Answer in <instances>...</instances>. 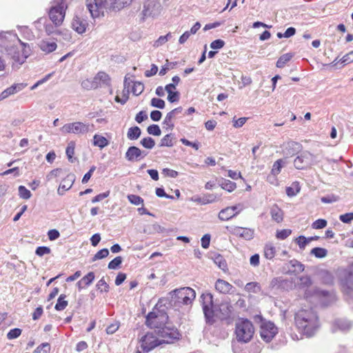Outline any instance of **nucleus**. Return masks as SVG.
<instances>
[{"instance_id": "nucleus-63", "label": "nucleus", "mask_w": 353, "mask_h": 353, "mask_svg": "<svg viewBox=\"0 0 353 353\" xmlns=\"http://www.w3.org/2000/svg\"><path fill=\"white\" fill-rule=\"evenodd\" d=\"M97 287L99 290H100L101 292H108L109 289L108 285L106 283L104 279H101L97 285Z\"/></svg>"}, {"instance_id": "nucleus-59", "label": "nucleus", "mask_w": 353, "mask_h": 353, "mask_svg": "<svg viewBox=\"0 0 353 353\" xmlns=\"http://www.w3.org/2000/svg\"><path fill=\"white\" fill-rule=\"evenodd\" d=\"M339 196L334 194L323 196L321 199V201L324 203H332L339 201Z\"/></svg>"}, {"instance_id": "nucleus-6", "label": "nucleus", "mask_w": 353, "mask_h": 353, "mask_svg": "<svg viewBox=\"0 0 353 353\" xmlns=\"http://www.w3.org/2000/svg\"><path fill=\"white\" fill-rule=\"evenodd\" d=\"M166 313L157 311L150 312L146 317V325L154 330H160L168 324Z\"/></svg>"}, {"instance_id": "nucleus-2", "label": "nucleus", "mask_w": 353, "mask_h": 353, "mask_svg": "<svg viewBox=\"0 0 353 353\" xmlns=\"http://www.w3.org/2000/svg\"><path fill=\"white\" fill-rule=\"evenodd\" d=\"M203 311L207 323H213L215 316L223 319L230 316L232 305L228 301H224L219 305H214L213 296L211 293H203L201 296Z\"/></svg>"}, {"instance_id": "nucleus-3", "label": "nucleus", "mask_w": 353, "mask_h": 353, "mask_svg": "<svg viewBox=\"0 0 353 353\" xmlns=\"http://www.w3.org/2000/svg\"><path fill=\"white\" fill-rule=\"evenodd\" d=\"M297 328L307 336L314 334L319 326L316 314L312 310H300L295 315Z\"/></svg>"}, {"instance_id": "nucleus-42", "label": "nucleus", "mask_w": 353, "mask_h": 353, "mask_svg": "<svg viewBox=\"0 0 353 353\" xmlns=\"http://www.w3.org/2000/svg\"><path fill=\"white\" fill-rule=\"evenodd\" d=\"M290 265L292 268H294V270L292 271L294 272H302L304 270V265L301 263L299 261L296 260H292L290 261Z\"/></svg>"}, {"instance_id": "nucleus-58", "label": "nucleus", "mask_w": 353, "mask_h": 353, "mask_svg": "<svg viewBox=\"0 0 353 353\" xmlns=\"http://www.w3.org/2000/svg\"><path fill=\"white\" fill-rule=\"evenodd\" d=\"M25 86H26V85H24L23 83H18V84L12 85L8 89L11 95V94H13L23 90L25 88Z\"/></svg>"}, {"instance_id": "nucleus-21", "label": "nucleus", "mask_w": 353, "mask_h": 353, "mask_svg": "<svg viewBox=\"0 0 353 353\" xmlns=\"http://www.w3.org/2000/svg\"><path fill=\"white\" fill-rule=\"evenodd\" d=\"M301 145L295 141H290L287 143L284 152L288 156H292L300 150Z\"/></svg>"}, {"instance_id": "nucleus-37", "label": "nucleus", "mask_w": 353, "mask_h": 353, "mask_svg": "<svg viewBox=\"0 0 353 353\" xmlns=\"http://www.w3.org/2000/svg\"><path fill=\"white\" fill-rule=\"evenodd\" d=\"M65 298V296L64 294H61L57 300V303L55 305L54 308L58 310H63L66 306L68 305V301H65L64 299Z\"/></svg>"}, {"instance_id": "nucleus-56", "label": "nucleus", "mask_w": 353, "mask_h": 353, "mask_svg": "<svg viewBox=\"0 0 353 353\" xmlns=\"http://www.w3.org/2000/svg\"><path fill=\"white\" fill-rule=\"evenodd\" d=\"M327 225V221L325 219H318L315 221L312 225V227L314 229H322L324 228Z\"/></svg>"}, {"instance_id": "nucleus-36", "label": "nucleus", "mask_w": 353, "mask_h": 353, "mask_svg": "<svg viewBox=\"0 0 353 353\" xmlns=\"http://www.w3.org/2000/svg\"><path fill=\"white\" fill-rule=\"evenodd\" d=\"M72 26L73 29L79 34L85 31V24H83L79 19H74Z\"/></svg>"}, {"instance_id": "nucleus-29", "label": "nucleus", "mask_w": 353, "mask_h": 353, "mask_svg": "<svg viewBox=\"0 0 353 353\" xmlns=\"http://www.w3.org/2000/svg\"><path fill=\"white\" fill-rule=\"evenodd\" d=\"M353 273L351 272L348 274L346 278L344 285H343V290L347 294H350L352 290L353 287Z\"/></svg>"}, {"instance_id": "nucleus-10", "label": "nucleus", "mask_w": 353, "mask_h": 353, "mask_svg": "<svg viewBox=\"0 0 353 353\" xmlns=\"http://www.w3.org/2000/svg\"><path fill=\"white\" fill-rule=\"evenodd\" d=\"M317 163V155H314L308 151L301 152L294 161V167L299 170L305 169Z\"/></svg>"}, {"instance_id": "nucleus-39", "label": "nucleus", "mask_w": 353, "mask_h": 353, "mask_svg": "<svg viewBox=\"0 0 353 353\" xmlns=\"http://www.w3.org/2000/svg\"><path fill=\"white\" fill-rule=\"evenodd\" d=\"M128 199L133 205H143V199L138 195L129 194V195H128Z\"/></svg>"}, {"instance_id": "nucleus-14", "label": "nucleus", "mask_w": 353, "mask_h": 353, "mask_svg": "<svg viewBox=\"0 0 353 353\" xmlns=\"http://www.w3.org/2000/svg\"><path fill=\"white\" fill-rule=\"evenodd\" d=\"M160 6L159 0H145L143 3V14L145 17L155 15Z\"/></svg>"}, {"instance_id": "nucleus-8", "label": "nucleus", "mask_w": 353, "mask_h": 353, "mask_svg": "<svg viewBox=\"0 0 353 353\" xmlns=\"http://www.w3.org/2000/svg\"><path fill=\"white\" fill-rule=\"evenodd\" d=\"M159 338L160 344L172 343L174 339L179 338V333L176 328L167 324L160 330H154Z\"/></svg>"}, {"instance_id": "nucleus-12", "label": "nucleus", "mask_w": 353, "mask_h": 353, "mask_svg": "<svg viewBox=\"0 0 353 353\" xmlns=\"http://www.w3.org/2000/svg\"><path fill=\"white\" fill-rule=\"evenodd\" d=\"M277 333V328L272 322H264L261 325L260 335L266 342L270 341Z\"/></svg>"}, {"instance_id": "nucleus-15", "label": "nucleus", "mask_w": 353, "mask_h": 353, "mask_svg": "<svg viewBox=\"0 0 353 353\" xmlns=\"http://www.w3.org/2000/svg\"><path fill=\"white\" fill-rule=\"evenodd\" d=\"M231 232L233 234L241 237L247 241L252 239L254 234V231L252 229L238 226H234L232 228Z\"/></svg>"}, {"instance_id": "nucleus-48", "label": "nucleus", "mask_w": 353, "mask_h": 353, "mask_svg": "<svg viewBox=\"0 0 353 353\" xmlns=\"http://www.w3.org/2000/svg\"><path fill=\"white\" fill-rule=\"evenodd\" d=\"M21 334V330L19 328H14L10 330L7 334V338L9 340H12L18 338Z\"/></svg>"}, {"instance_id": "nucleus-62", "label": "nucleus", "mask_w": 353, "mask_h": 353, "mask_svg": "<svg viewBox=\"0 0 353 353\" xmlns=\"http://www.w3.org/2000/svg\"><path fill=\"white\" fill-rule=\"evenodd\" d=\"M211 236L209 234H205L201 238V246L204 249H208L210 246Z\"/></svg>"}, {"instance_id": "nucleus-18", "label": "nucleus", "mask_w": 353, "mask_h": 353, "mask_svg": "<svg viewBox=\"0 0 353 353\" xmlns=\"http://www.w3.org/2000/svg\"><path fill=\"white\" fill-rule=\"evenodd\" d=\"M75 181V176L73 174H68L61 181L58 188L57 192L59 195H63L66 190L71 188Z\"/></svg>"}, {"instance_id": "nucleus-30", "label": "nucleus", "mask_w": 353, "mask_h": 353, "mask_svg": "<svg viewBox=\"0 0 353 353\" xmlns=\"http://www.w3.org/2000/svg\"><path fill=\"white\" fill-rule=\"evenodd\" d=\"M141 133V129L139 127L135 126L129 128L127 136L130 140H136L140 137Z\"/></svg>"}, {"instance_id": "nucleus-24", "label": "nucleus", "mask_w": 353, "mask_h": 353, "mask_svg": "<svg viewBox=\"0 0 353 353\" xmlns=\"http://www.w3.org/2000/svg\"><path fill=\"white\" fill-rule=\"evenodd\" d=\"M287 281L282 277L274 278L270 283V287L272 289H284Z\"/></svg>"}, {"instance_id": "nucleus-49", "label": "nucleus", "mask_w": 353, "mask_h": 353, "mask_svg": "<svg viewBox=\"0 0 353 353\" xmlns=\"http://www.w3.org/2000/svg\"><path fill=\"white\" fill-rule=\"evenodd\" d=\"M147 131L150 134H152L154 136H160L161 134L160 128L159 127V125L155 124L148 126Z\"/></svg>"}, {"instance_id": "nucleus-22", "label": "nucleus", "mask_w": 353, "mask_h": 353, "mask_svg": "<svg viewBox=\"0 0 353 353\" xmlns=\"http://www.w3.org/2000/svg\"><path fill=\"white\" fill-rule=\"evenodd\" d=\"M270 214L272 220L276 223H281L283 219V212L276 205L271 208Z\"/></svg>"}, {"instance_id": "nucleus-50", "label": "nucleus", "mask_w": 353, "mask_h": 353, "mask_svg": "<svg viewBox=\"0 0 353 353\" xmlns=\"http://www.w3.org/2000/svg\"><path fill=\"white\" fill-rule=\"evenodd\" d=\"M51 252L50 248L46 246H39L36 249L35 254L39 256H43L45 254H48Z\"/></svg>"}, {"instance_id": "nucleus-44", "label": "nucleus", "mask_w": 353, "mask_h": 353, "mask_svg": "<svg viewBox=\"0 0 353 353\" xmlns=\"http://www.w3.org/2000/svg\"><path fill=\"white\" fill-rule=\"evenodd\" d=\"M19 194L21 198L24 199H28L31 196L30 191L23 185L19 187Z\"/></svg>"}, {"instance_id": "nucleus-9", "label": "nucleus", "mask_w": 353, "mask_h": 353, "mask_svg": "<svg viewBox=\"0 0 353 353\" xmlns=\"http://www.w3.org/2000/svg\"><path fill=\"white\" fill-rule=\"evenodd\" d=\"M59 1L57 5L52 6L49 11V17L56 26H59L63 22L65 10L67 8V0Z\"/></svg>"}, {"instance_id": "nucleus-25", "label": "nucleus", "mask_w": 353, "mask_h": 353, "mask_svg": "<svg viewBox=\"0 0 353 353\" xmlns=\"http://www.w3.org/2000/svg\"><path fill=\"white\" fill-rule=\"evenodd\" d=\"M220 186L228 192H232L236 189V183L225 179H221L219 181Z\"/></svg>"}, {"instance_id": "nucleus-1", "label": "nucleus", "mask_w": 353, "mask_h": 353, "mask_svg": "<svg viewBox=\"0 0 353 353\" xmlns=\"http://www.w3.org/2000/svg\"><path fill=\"white\" fill-rule=\"evenodd\" d=\"M0 71L3 70L6 61L12 64L21 65L30 54L29 46H26L12 32H0Z\"/></svg>"}, {"instance_id": "nucleus-23", "label": "nucleus", "mask_w": 353, "mask_h": 353, "mask_svg": "<svg viewBox=\"0 0 353 353\" xmlns=\"http://www.w3.org/2000/svg\"><path fill=\"white\" fill-rule=\"evenodd\" d=\"M263 252H264V256L267 259L271 260L275 256L276 248L274 246L273 243H268L265 244V245L264 247Z\"/></svg>"}, {"instance_id": "nucleus-34", "label": "nucleus", "mask_w": 353, "mask_h": 353, "mask_svg": "<svg viewBox=\"0 0 353 353\" xmlns=\"http://www.w3.org/2000/svg\"><path fill=\"white\" fill-rule=\"evenodd\" d=\"M176 116V115L173 113V111L171 110L166 114L163 121V124L172 130L174 126V123H172V119H174Z\"/></svg>"}, {"instance_id": "nucleus-51", "label": "nucleus", "mask_w": 353, "mask_h": 353, "mask_svg": "<svg viewBox=\"0 0 353 353\" xmlns=\"http://www.w3.org/2000/svg\"><path fill=\"white\" fill-rule=\"evenodd\" d=\"M50 350V345L48 343H44L39 345L34 351V353H48Z\"/></svg>"}, {"instance_id": "nucleus-7", "label": "nucleus", "mask_w": 353, "mask_h": 353, "mask_svg": "<svg viewBox=\"0 0 353 353\" xmlns=\"http://www.w3.org/2000/svg\"><path fill=\"white\" fill-rule=\"evenodd\" d=\"M94 4L90 2V14L93 19L99 18L103 15V10L114 9L117 0H93Z\"/></svg>"}, {"instance_id": "nucleus-60", "label": "nucleus", "mask_w": 353, "mask_h": 353, "mask_svg": "<svg viewBox=\"0 0 353 353\" xmlns=\"http://www.w3.org/2000/svg\"><path fill=\"white\" fill-rule=\"evenodd\" d=\"M339 219L343 223H348L353 220V212L341 214L339 216Z\"/></svg>"}, {"instance_id": "nucleus-43", "label": "nucleus", "mask_w": 353, "mask_h": 353, "mask_svg": "<svg viewBox=\"0 0 353 353\" xmlns=\"http://www.w3.org/2000/svg\"><path fill=\"white\" fill-rule=\"evenodd\" d=\"M214 263L219 266V268L223 270H225L227 268V263L223 257L221 255L216 256L214 259Z\"/></svg>"}, {"instance_id": "nucleus-54", "label": "nucleus", "mask_w": 353, "mask_h": 353, "mask_svg": "<svg viewBox=\"0 0 353 353\" xmlns=\"http://www.w3.org/2000/svg\"><path fill=\"white\" fill-rule=\"evenodd\" d=\"M165 101L159 98H153L151 100V105L157 108L163 109L165 107Z\"/></svg>"}, {"instance_id": "nucleus-41", "label": "nucleus", "mask_w": 353, "mask_h": 353, "mask_svg": "<svg viewBox=\"0 0 353 353\" xmlns=\"http://www.w3.org/2000/svg\"><path fill=\"white\" fill-rule=\"evenodd\" d=\"M311 241H312V239L306 238L304 236H299L296 239V243L299 245V248L302 250L305 249V246Z\"/></svg>"}, {"instance_id": "nucleus-20", "label": "nucleus", "mask_w": 353, "mask_h": 353, "mask_svg": "<svg viewBox=\"0 0 353 353\" xmlns=\"http://www.w3.org/2000/svg\"><path fill=\"white\" fill-rule=\"evenodd\" d=\"M39 48L46 54L54 52L57 45L54 41H50L48 40H42L39 44Z\"/></svg>"}, {"instance_id": "nucleus-53", "label": "nucleus", "mask_w": 353, "mask_h": 353, "mask_svg": "<svg viewBox=\"0 0 353 353\" xmlns=\"http://www.w3.org/2000/svg\"><path fill=\"white\" fill-rule=\"evenodd\" d=\"M218 197L215 194H207L202 198V205L212 203L217 200Z\"/></svg>"}, {"instance_id": "nucleus-17", "label": "nucleus", "mask_w": 353, "mask_h": 353, "mask_svg": "<svg viewBox=\"0 0 353 353\" xmlns=\"http://www.w3.org/2000/svg\"><path fill=\"white\" fill-rule=\"evenodd\" d=\"M215 290L223 294H230L234 292V288L228 281L219 279L214 284Z\"/></svg>"}, {"instance_id": "nucleus-11", "label": "nucleus", "mask_w": 353, "mask_h": 353, "mask_svg": "<svg viewBox=\"0 0 353 353\" xmlns=\"http://www.w3.org/2000/svg\"><path fill=\"white\" fill-rule=\"evenodd\" d=\"M140 343L141 349L145 352H148L161 345L154 330L148 332L142 336Z\"/></svg>"}, {"instance_id": "nucleus-4", "label": "nucleus", "mask_w": 353, "mask_h": 353, "mask_svg": "<svg viewBox=\"0 0 353 353\" xmlns=\"http://www.w3.org/2000/svg\"><path fill=\"white\" fill-rule=\"evenodd\" d=\"M171 303L176 306L189 305L196 297L194 290L190 288H182L170 292Z\"/></svg>"}, {"instance_id": "nucleus-26", "label": "nucleus", "mask_w": 353, "mask_h": 353, "mask_svg": "<svg viewBox=\"0 0 353 353\" xmlns=\"http://www.w3.org/2000/svg\"><path fill=\"white\" fill-rule=\"evenodd\" d=\"M293 57V54L292 53H286L281 56L278 61H276V67L279 68H282L285 66V65L291 60Z\"/></svg>"}, {"instance_id": "nucleus-40", "label": "nucleus", "mask_w": 353, "mask_h": 353, "mask_svg": "<svg viewBox=\"0 0 353 353\" xmlns=\"http://www.w3.org/2000/svg\"><path fill=\"white\" fill-rule=\"evenodd\" d=\"M144 90V85L142 83L137 81L133 83L132 92L135 96L141 94Z\"/></svg>"}, {"instance_id": "nucleus-47", "label": "nucleus", "mask_w": 353, "mask_h": 353, "mask_svg": "<svg viewBox=\"0 0 353 353\" xmlns=\"http://www.w3.org/2000/svg\"><path fill=\"white\" fill-rule=\"evenodd\" d=\"M291 230L289 229H284L281 230H277L276 234V237L279 239H285L291 234Z\"/></svg>"}, {"instance_id": "nucleus-45", "label": "nucleus", "mask_w": 353, "mask_h": 353, "mask_svg": "<svg viewBox=\"0 0 353 353\" xmlns=\"http://www.w3.org/2000/svg\"><path fill=\"white\" fill-rule=\"evenodd\" d=\"M141 145L147 148V149H152L155 145V142L153 139L151 137H147L144 138L141 141Z\"/></svg>"}, {"instance_id": "nucleus-64", "label": "nucleus", "mask_w": 353, "mask_h": 353, "mask_svg": "<svg viewBox=\"0 0 353 353\" xmlns=\"http://www.w3.org/2000/svg\"><path fill=\"white\" fill-rule=\"evenodd\" d=\"M340 61L343 63L353 62V50L344 55Z\"/></svg>"}, {"instance_id": "nucleus-13", "label": "nucleus", "mask_w": 353, "mask_h": 353, "mask_svg": "<svg viewBox=\"0 0 353 353\" xmlns=\"http://www.w3.org/2000/svg\"><path fill=\"white\" fill-rule=\"evenodd\" d=\"M243 208L244 206L241 203L232 207H228L219 212V219L221 221H228L238 214Z\"/></svg>"}, {"instance_id": "nucleus-16", "label": "nucleus", "mask_w": 353, "mask_h": 353, "mask_svg": "<svg viewBox=\"0 0 353 353\" xmlns=\"http://www.w3.org/2000/svg\"><path fill=\"white\" fill-rule=\"evenodd\" d=\"M147 152L141 151L139 148L135 146L130 147L126 153L125 158L130 161H139L140 159L145 157Z\"/></svg>"}, {"instance_id": "nucleus-52", "label": "nucleus", "mask_w": 353, "mask_h": 353, "mask_svg": "<svg viewBox=\"0 0 353 353\" xmlns=\"http://www.w3.org/2000/svg\"><path fill=\"white\" fill-rule=\"evenodd\" d=\"M119 325L120 324L118 321H114L107 327L106 333L108 334H112L115 333L118 330Z\"/></svg>"}, {"instance_id": "nucleus-38", "label": "nucleus", "mask_w": 353, "mask_h": 353, "mask_svg": "<svg viewBox=\"0 0 353 353\" xmlns=\"http://www.w3.org/2000/svg\"><path fill=\"white\" fill-rule=\"evenodd\" d=\"M300 191V188L298 183H293L292 186L286 188V194L288 196H294L296 195Z\"/></svg>"}, {"instance_id": "nucleus-55", "label": "nucleus", "mask_w": 353, "mask_h": 353, "mask_svg": "<svg viewBox=\"0 0 353 353\" xmlns=\"http://www.w3.org/2000/svg\"><path fill=\"white\" fill-rule=\"evenodd\" d=\"M172 145V138L170 134H167L161 139V146L171 147Z\"/></svg>"}, {"instance_id": "nucleus-19", "label": "nucleus", "mask_w": 353, "mask_h": 353, "mask_svg": "<svg viewBox=\"0 0 353 353\" xmlns=\"http://www.w3.org/2000/svg\"><path fill=\"white\" fill-rule=\"evenodd\" d=\"M109 82V76L103 72H99L94 77V80L91 83V88H97L98 86H101L102 85H108Z\"/></svg>"}, {"instance_id": "nucleus-35", "label": "nucleus", "mask_w": 353, "mask_h": 353, "mask_svg": "<svg viewBox=\"0 0 353 353\" xmlns=\"http://www.w3.org/2000/svg\"><path fill=\"white\" fill-rule=\"evenodd\" d=\"M335 324L343 331L349 330L352 326L351 322L345 319H338L336 321Z\"/></svg>"}, {"instance_id": "nucleus-31", "label": "nucleus", "mask_w": 353, "mask_h": 353, "mask_svg": "<svg viewBox=\"0 0 353 353\" xmlns=\"http://www.w3.org/2000/svg\"><path fill=\"white\" fill-rule=\"evenodd\" d=\"M245 290L248 292L256 294L261 291V286L259 283L250 282L245 285Z\"/></svg>"}, {"instance_id": "nucleus-28", "label": "nucleus", "mask_w": 353, "mask_h": 353, "mask_svg": "<svg viewBox=\"0 0 353 353\" xmlns=\"http://www.w3.org/2000/svg\"><path fill=\"white\" fill-rule=\"evenodd\" d=\"M285 164V161L282 159L276 161L274 163L271 170L272 174L274 176L278 175L281 172V168L284 166Z\"/></svg>"}, {"instance_id": "nucleus-27", "label": "nucleus", "mask_w": 353, "mask_h": 353, "mask_svg": "<svg viewBox=\"0 0 353 353\" xmlns=\"http://www.w3.org/2000/svg\"><path fill=\"white\" fill-rule=\"evenodd\" d=\"M108 143L106 138L101 135L95 134L93 138V144L100 148H103Z\"/></svg>"}, {"instance_id": "nucleus-57", "label": "nucleus", "mask_w": 353, "mask_h": 353, "mask_svg": "<svg viewBox=\"0 0 353 353\" xmlns=\"http://www.w3.org/2000/svg\"><path fill=\"white\" fill-rule=\"evenodd\" d=\"M109 254V250L106 248L102 249L97 252L93 257V261L101 259L106 257Z\"/></svg>"}, {"instance_id": "nucleus-61", "label": "nucleus", "mask_w": 353, "mask_h": 353, "mask_svg": "<svg viewBox=\"0 0 353 353\" xmlns=\"http://www.w3.org/2000/svg\"><path fill=\"white\" fill-rule=\"evenodd\" d=\"M225 45L224 41L221 39H216L210 43V48L214 50L222 48Z\"/></svg>"}, {"instance_id": "nucleus-46", "label": "nucleus", "mask_w": 353, "mask_h": 353, "mask_svg": "<svg viewBox=\"0 0 353 353\" xmlns=\"http://www.w3.org/2000/svg\"><path fill=\"white\" fill-rule=\"evenodd\" d=\"M122 263V257L117 256L113 260H112L108 264V268L110 270H115L119 268V266Z\"/></svg>"}, {"instance_id": "nucleus-5", "label": "nucleus", "mask_w": 353, "mask_h": 353, "mask_svg": "<svg viewBox=\"0 0 353 353\" xmlns=\"http://www.w3.org/2000/svg\"><path fill=\"white\" fill-rule=\"evenodd\" d=\"M254 333V326L251 321L245 319L236 323L235 334L238 341L248 343Z\"/></svg>"}, {"instance_id": "nucleus-32", "label": "nucleus", "mask_w": 353, "mask_h": 353, "mask_svg": "<svg viewBox=\"0 0 353 353\" xmlns=\"http://www.w3.org/2000/svg\"><path fill=\"white\" fill-rule=\"evenodd\" d=\"M88 127L85 124L81 122H74L73 123V133L74 134H81L87 132Z\"/></svg>"}, {"instance_id": "nucleus-33", "label": "nucleus", "mask_w": 353, "mask_h": 353, "mask_svg": "<svg viewBox=\"0 0 353 353\" xmlns=\"http://www.w3.org/2000/svg\"><path fill=\"white\" fill-rule=\"evenodd\" d=\"M310 254L316 258L322 259L327 256V250L322 248H314L310 251Z\"/></svg>"}]
</instances>
